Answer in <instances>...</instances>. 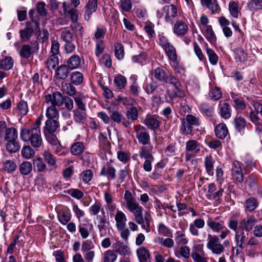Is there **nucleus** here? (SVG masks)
I'll return each mask as SVG.
<instances>
[{
	"label": "nucleus",
	"mask_w": 262,
	"mask_h": 262,
	"mask_svg": "<svg viewBox=\"0 0 262 262\" xmlns=\"http://www.w3.org/2000/svg\"><path fill=\"white\" fill-rule=\"evenodd\" d=\"M216 137L220 139H224L229 133L226 125L224 123H220L217 125L214 129Z\"/></svg>",
	"instance_id": "nucleus-25"
},
{
	"label": "nucleus",
	"mask_w": 262,
	"mask_h": 262,
	"mask_svg": "<svg viewBox=\"0 0 262 262\" xmlns=\"http://www.w3.org/2000/svg\"><path fill=\"white\" fill-rule=\"evenodd\" d=\"M207 225L210 230L215 233H219L225 228V221L221 216L209 217L207 221Z\"/></svg>",
	"instance_id": "nucleus-8"
},
{
	"label": "nucleus",
	"mask_w": 262,
	"mask_h": 262,
	"mask_svg": "<svg viewBox=\"0 0 262 262\" xmlns=\"http://www.w3.org/2000/svg\"><path fill=\"white\" fill-rule=\"evenodd\" d=\"M117 258V255L111 250H108L103 254V262H115Z\"/></svg>",
	"instance_id": "nucleus-57"
},
{
	"label": "nucleus",
	"mask_w": 262,
	"mask_h": 262,
	"mask_svg": "<svg viewBox=\"0 0 262 262\" xmlns=\"http://www.w3.org/2000/svg\"><path fill=\"white\" fill-rule=\"evenodd\" d=\"M32 165L31 162L25 161L23 162L19 166V171L23 175H28L32 170Z\"/></svg>",
	"instance_id": "nucleus-53"
},
{
	"label": "nucleus",
	"mask_w": 262,
	"mask_h": 262,
	"mask_svg": "<svg viewBox=\"0 0 262 262\" xmlns=\"http://www.w3.org/2000/svg\"><path fill=\"white\" fill-rule=\"evenodd\" d=\"M221 117L224 119H228L231 116V108L230 105L226 102L223 103L219 106Z\"/></svg>",
	"instance_id": "nucleus-33"
},
{
	"label": "nucleus",
	"mask_w": 262,
	"mask_h": 262,
	"mask_svg": "<svg viewBox=\"0 0 262 262\" xmlns=\"http://www.w3.org/2000/svg\"><path fill=\"white\" fill-rule=\"evenodd\" d=\"M60 124L58 120L47 119L45 122L43 132L47 141L51 145H60L56 132L59 128Z\"/></svg>",
	"instance_id": "nucleus-2"
},
{
	"label": "nucleus",
	"mask_w": 262,
	"mask_h": 262,
	"mask_svg": "<svg viewBox=\"0 0 262 262\" xmlns=\"http://www.w3.org/2000/svg\"><path fill=\"white\" fill-rule=\"evenodd\" d=\"M111 120L113 122L122 124L125 127H127L130 124L129 121L127 120L123 116V114L118 111H113L110 114Z\"/></svg>",
	"instance_id": "nucleus-16"
},
{
	"label": "nucleus",
	"mask_w": 262,
	"mask_h": 262,
	"mask_svg": "<svg viewBox=\"0 0 262 262\" xmlns=\"http://www.w3.org/2000/svg\"><path fill=\"white\" fill-rule=\"evenodd\" d=\"M85 97L83 93L78 92L75 96L73 97V99L76 103L77 108L75 110H85L86 107L84 100Z\"/></svg>",
	"instance_id": "nucleus-30"
},
{
	"label": "nucleus",
	"mask_w": 262,
	"mask_h": 262,
	"mask_svg": "<svg viewBox=\"0 0 262 262\" xmlns=\"http://www.w3.org/2000/svg\"><path fill=\"white\" fill-rule=\"evenodd\" d=\"M206 50L210 63L212 65H215L219 59L218 56L212 49L208 47H206Z\"/></svg>",
	"instance_id": "nucleus-62"
},
{
	"label": "nucleus",
	"mask_w": 262,
	"mask_h": 262,
	"mask_svg": "<svg viewBox=\"0 0 262 262\" xmlns=\"http://www.w3.org/2000/svg\"><path fill=\"white\" fill-rule=\"evenodd\" d=\"M98 0H89L85 6L84 19L89 21L91 15L96 11L97 8Z\"/></svg>",
	"instance_id": "nucleus-23"
},
{
	"label": "nucleus",
	"mask_w": 262,
	"mask_h": 262,
	"mask_svg": "<svg viewBox=\"0 0 262 262\" xmlns=\"http://www.w3.org/2000/svg\"><path fill=\"white\" fill-rule=\"evenodd\" d=\"M180 131L181 134L189 135L191 134L193 130V126L187 122L184 118H181Z\"/></svg>",
	"instance_id": "nucleus-35"
},
{
	"label": "nucleus",
	"mask_w": 262,
	"mask_h": 262,
	"mask_svg": "<svg viewBox=\"0 0 262 262\" xmlns=\"http://www.w3.org/2000/svg\"><path fill=\"white\" fill-rule=\"evenodd\" d=\"M163 10L166 13L165 20L167 23L172 24L171 18H175L177 16L178 10L176 6L173 4L165 6L163 8Z\"/></svg>",
	"instance_id": "nucleus-19"
},
{
	"label": "nucleus",
	"mask_w": 262,
	"mask_h": 262,
	"mask_svg": "<svg viewBox=\"0 0 262 262\" xmlns=\"http://www.w3.org/2000/svg\"><path fill=\"white\" fill-rule=\"evenodd\" d=\"M206 248L212 254L219 255L224 252L225 248L220 243L219 236L216 235L208 234Z\"/></svg>",
	"instance_id": "nucleus-4"
},
{
	"label": "nucleus",
	"mask_w": 262,
	"mask_h": 262,
	"mask_svg": "<svg viewBox=\"0 0 262 262\" xmlns=\"http://www.w3.org/2000/svg\"><path fill=\"white\" fill-rule=\"evenodd\" d=\"M115 55L117 59L121 60L123 59L124 55L123 46L119 42L116 43L114 45Z\"/></svg>",
	"instance_id": "nucleus-60"
},
{
	"label": "nucleus",
	"mask_w": 262,
	"mask_h": 262,
	"mask_svg": "<svg viewBox=\"0 0 262 262\" xmlns=\"http://www.w3.org/2000/svg\"><path fill=\"white\" fill-rule=\"evenodd\" d=\"M43 160L46 162L52 170L57 168V159L56 157L49 150H45L42 153Z\"/></svg>",
	"instance_id": "nucleus-18"
},
{
	"label": "nucleus",
	"mask_w": 262,
	"mask_h": 262,
	"mask_svg": "<svg viewBox=\"0 0 262 262\" xmlns=\"http://www.w3.org/2000/svg\"><path fill=\"white\" fill-rule=\"evenodd\" d=\"M14 59L11 56H5L0 59V81L8 76L4 71L12 69L14 66Z\"/></svg>",
	"instance_id": "nucleus-9"
},
{
	"label": "nucleus",
	"mask_w": 262,
	"mask_h": 262,
	"mask_svg": "<svg viewBox=\"0 0 262 262\" xmlns=\"http://www.w3.org/2000/svg\"><path fill=\"white\" fill-rule=\"evenodd\" d=\"M81 59L77 55H73L70 57L67 61V66L70 70H74L80 67Z\"/></svg>",
	"instance_id": "nucleus-36"
},
{
	"label": "nucleus",
	"mask_w": 262,
	"mask_h": 262,
	"mask_svg": "<svg viewBox=\"0 0 262 262\" xmlns=\"http://www.w3.org/2000/svg\"><path fill=\"white\" fill-rule=\"evenodd\" d=\"M71 28L77 36H82L83 33V27L78 22V20L72 22L70 25Z\"/></svg>",
	"instance_id": "nucleus-61"
},
{
	"label": "nucleus",
	"mask_w": 262,
	"mask_h": 262,
	"mask_svg": "<svg viewBox=\"0 0 262 262\" xmlns=\"http://www.w3.org/2000/svg\"><path fill=\"white\" fill-rule=\"evenodd\" d=\"M39 28V23L37 21L27 22L26 28L19 31L21 40L23 41H29L33 36L35 30Z\"/></svg>",
	"instance_id": "nucleus-6"
},
{
	"label": "nucleus",
	"mask_w": 262,
	"mask_h": 262,
	"mask_svg": "<svg viewBox=\"0 0 262 262\" xmlns=\"http://www.w3.org/2000/svg\"><path fill=\"white\" fill-rule=\"evenodd\" d=\"M137 254L140 262H149L150 253L149 250L144 247H141L137 250Z\"/></svg>",
	"instance_id": "nucleus-29"
},
{
	"label": "nucleus",
	"mask_w": 262,
	"mask_h": 262,
	"mask_svg": "<svg viewBox=\"0 0 262 262\" xmlns=\"http://www.w3.org/2000/svg\"><path fill=\"white\" fill-rule=\"evenodd\" d=\"M126 116L128 121L131 120L132 122L137 120L138 118V111L136 106H132L128 109L126 112Z\"/></svg>",
	"instance_id": "nucleus-54"
},
{
	"label": "nucleus",
	"mask_w": 262,
	"mask_h": 262,
	"mask_svg": "<svg viewBox=\"0 0 262 262\" xmlns=\"http://www.w3.org/2000/svg\"><path fill=\"white\" fill-rule=\"evenodd\" d=\"M154 75L155 78L160 81L164 82L167 74L163 69L160 68H157L154 71Z\"/></svg>",
	"instance_id": "nucleus-64"
},
{
	"label": "nucleus",
	"mask_w": 262,
	"mask_h": 262,
	"mask_svg": "<svg viewBox=\"0 0 262 262\" xmlns=\"http://www.w3.org/2000/svg\"><path fill=\"white\" fill-rule=\"evenodd\" d=\"M17 130L15 128L11 127L6 129L4 136L6 141L17 140Z\"/></svg>",
	"instance_id": "nucleus-42"
},
{
	"label": "nucleus",
	"mask_w": 262,
	"mask_h": 262,
	"mask_svg": "<svg viewBox=\"0 0 262 262\" xmlns=\"http://www.w3.org/2000/svg\"><path fill=\"white\" fill-rule=\"evenodd\" d=\"M168 59L173 62L177 61V54L176 48L171 45H169L163 49Z\"/></svg>",
	"instance_id": "nucleus-39"
},
{
	"label": "nucleus",
	"mask_w": 262,
	"mask_h": 262,
	"mask_svg": "<svg viewBox=\"0 0 262 262\" xmlns=\"http://www.w3.org/2000/svg\"><path fill=\"white\" fill-rule=\"evenodd\" d=\"M152 146H150L149 147H142L139 152V156L141 158H144L146 159H151L154 160V157L151 154Z\"/></svg>",
	"instance_id": "nucleus-48"
},
{
	"label": "nucleus",
	"mask_w": 262,
	"mask_h": 262,
	"mask_svg": "<svg viewBox=\"0 0 262 262\" xmlns=\"http://www.w3.org/2000/svg\"><path fill=\"white\" fill-rule=\"evenodd\" d=\"M95 224H97V227L99 230L100 235L104 236L106 234V230L107 227L106 224H109V221L106 220V216L104 214L102 215H99L96 216V222Z\"/></svg>",
	"instance_id": "nucleus-17"
},
{
	"label": "nucleus",
	"mask_w": 262,
	"mask_h": 262,
	"mask_svg": "<svg viewBox=\"0 0 262 262\" xmlns=\"http://www.w3.org/2000/svg\"><path fill=\"white\" fill-rule=\"evenodd\" d=\"M114 82L117 88L120 90L124 89L127 83L126 78L121 75L116 76L114 80Z\"/></svg>",
	"instance_id": "nucleus-59"
},
{
	"label": "nucleus",
	"mask_w": 262,
	"mask_h": 262,
	"mask_svg": "<svg viewBox=\"0 0 262 262\" xmlns=\"http://www.w3.org/2000/svg\"><path fill=\"white\" fill-rule=\"evenodd\" d=\"M234 126L236 130L239 133L244 131L245 129L247 122L245 119L242 117H236L234 120Z\"/></svg>",
	"instance_id": "nucleus-44"
},
{
	"label": "nucleus",
	"mask_w": 262,
	"mask_h": 262,
	"mask_svg": "<svg viewBox=\"0 0 262 262\" xmlns=\"http://www.w3.org/2000/svg\"><path fill=\"white\" fill-rule=\"evenodd\" d=\"M173 31L177 36H184L188 31V27L185 22L178 20L174 25Z\"/></svg>",
	"instance_id": "nucleus-20"
},
{
	"label": "nucleus",
	"mask_w": 262,
	"mask_h": 262,
	"mask_svg": "<svg viewBox=\"0 0 262 262\" xmlns=\"http://www.w3.org/2000/svg\"><path fill=\"white\" fill-rule=\"evenodd\" d=\"M60 37L65 42L64 49L67 53L73 52L76 48L74 43V34L68 27L63 28L61 30Z\"/></svg>",
	"instance_id": "nucleus-5"
},
{
	"label": "nucleus",
	"mask_w": 262,
	"mask_h": 262,
	"mask_svg": "<svg viewBox=\"0 0 262 262\" xmlns=\"http://www.w3.org/2000/svg\"><path fill=\"white\" fill-rule=\"evenodd\" d=\"M69 68L66 64H61L55 70L54 78L57 80L66 79L69 74Z\"/></svg>",
	"instance_id": "nucleus-22"
},
{
	"label": "nucleus",
	"mask_w": 262,
	"mask_h": 262,
	"mask_svg": "<svg viewBox=\"0 0 262 262\" xmlns=\"http://www.w3.org/2000/svg\"><path fill=\"white\" fill-rule=\"evenodd\" d=\"M59 64V58L57 55H52L46 62V66L49 70L55 69Z\"/></svg>",
	"instance_id": "nucleus-51"
},
{
	"label": "nucleus",
	"mask_w": 262,
	"mask_h": 262,
	"mask_svg": "<svg viewBox=\"0 0 262 262\" xmlns=\"http://www.w3.org/2000/svg\"><path fill=\"white\" fill-rule=\"evenodd\" d=\"M115 220L116 222V226L117 229H121L126 227L127 219L125 214L122 211L119 210H117Z\"/></svg>",
	"instance_id": "nucleus-26"
},
{
	"label": "nucleus",
	"mask_w": 262,
	"mask_h": 262,
	"mask_svg": "<svg viewBox=\"0 0 262 262\" xmlns=\"http://www.w3.org/2000/svg\"><path fill=\"white\" fill-rule=\"evenodd\" d=\"M249 238V234L244 231L241 232H236L235 235V240L236 244L243 246V245L248 242Z\"/></svg>",
	"instance_id": "nucleus-52"
},
{
	"label": "nucleus",
	"mask_w": 262,
	"mask_h": 262,
	"mask_svg": "<svg viewBox=\"0 0 262 262\" xmlns=\"http://www.w3.org/2000/svg\"><path fill=\"white\" fill-rule=\"evenodd\" d=\"M46 116L48 119L58 120L59 117L58 110L55 106L50 105L46 110Z\"/></svg>",
	"instance_id": "nucleus-43"
},
{
	"label": "nucleus",
	"mask_w": 262,
	"mask_h": 262,
	"mask_svg": "<svg viewBox=\"0 0 262 262\" xmlns=\"http://www.w3.org/2000/svg\"><path fill=\"white\" fill-rule=\"evenodd\" d=\"M242 164L237 161L232 163V176L233 179L238 183H242L244 181V175L242 171Z\"/></svg>",
	"instance_id": "nucleus-13"
},
{
	"label": "nucleus",
	"mask_w": 262,
	"mask_h": 262,
	"mask_svg": "<svg viewBox=\"0 0 262 262\" xmlns=\"http://www.w3.org/2000/svg\"><path fill=\"white\" fill-rule=\"evenodd\" d=\"M224 192V189L221 186L218 190H216L212 194H208L206 196L208 199H212L216 203H220L222 201L221 197L223 196Z\"/></svg>",
	"instance_id": "nucleus-46"
},
{
	"label": "nucleus",
	"mask_w": 262,
	"mask_h": 262,
	"mask_svg": "<svg viewBox=\"0 0 262 262\" xmlns=\"http://www.w3.org/2000/svg\"><path fill=\"white\" fill-rule=\"evenodd\" d=\"M135 129L138 142L143 145H148L150 143V136L146 128L141 125H136Z\"/></svg>",
	"instance_id": "nucleus-10"
},
{
	"label": "nucleus",
	"mask_w": 262,
	"mask_h": 262,
	"mask_svg": "<svg viewBox=\"0 0 262 262\" xmlns=\"http://www.w3.org/2000/svg\"><path fill=\"white\" fill-rule=\"evenodd\" d=\"M230 14L234 18H238L239 13L238 4L234 1H230L229 4Z\"/></svg>",
	"instance_id": "nucleus-58"
},
{
	"label": "nucleus",
	"mask_w": 262,
	"mask_h": 262,
	"mask_svg": "<svg viewBox=\"0 0 262 262\" xmlns=\"http://www.w3.org/2000/svg\"><path fill=\"white\" fill-rule=\"evenodd\" d=\"M33 164L34 170L38 172H45L48 169L46 162L41 157H37L34 159Z\"/></svg>",
	"instance_id": "nucleus-24"
},
{
	"label": "nucleus",
	"mask_w": 262,
	"mask_h": 262,
	"mask_svg": "<svg viewBox=\"0 0 262 262\" xmlns=\"http://www.w3.org/2000/svg\"><path fill=\"white\" fill-rule=\"evenodd\" d=\"M233 51L235 54V59L236 61L242 62L247 60L248 54L242 46L236 47Z\"/></svg>",
	"instance_id": "nucleus-31"
},
{
	"label": "nucleus",
	"mask_w": 262,
	"mask_h": 262,
	"mask_svg": "<svg viewBox=\"0 0 262 262\" xmlns=\"http://www.w3.org/2000/svg\"><path fill=\"white\" fill-rule=\"evenodd\" d=\"M174 235V239L178 245H185L187 244L188 240L185 238V235L183 232L177 231Z\"/></svg>",
	"instance_id": "nucleus-63"
},
{
	"label": "nucleus",
	"mask_w": 262,
	"mask_h": 262,
	"mask_svg": "<svg viewBox=\"0 0 262 262\" xmlns=\"http://www.w3.org/2000/svg\"><path fill=\"white\" fill-rule=\"evenodd\" d=\"M231 97L232 99L235 104V108L241 110H244L246 107V104L244 102L242 98L239 97L238 95L231 92Z\"/></svg>",
	"instance_id": "nucleus-34"
},
{
	"label": "nucleus",
	"mask_w": 262,
	"mask_h": 262,
	"mask_svg": "<svg viewBox=\"0 0 262 262\" xmlns=\"http://www.w3.org/2000/svg\"><path fill=\"white\" fill-rule=\"evenodd\" d=\"M71 217L72 215L71 212L68 209L62 210L58 214V218L59 222L63 225H67L71 220Z\"/></svg>",
	"instance_id": "nucleus-40"
},
{
	"label": "nucleus",
	"mask_w": 262,
	"mask_h": 262,
	"mask_svg": "<svg viewBox=\"0 0 262 262\" xmlns=\"http://www.w3.org/2000/svg\"><path fill=\"white\" fill-rule=\"evenodd\" d=\"M247 8L254 14L257 11L262 9V0H249Z\"/></svg>",
	"instance_id": "nucleus-37"
},
{
	"label": "nucleus",
	"mask_w": 262,
	"mask_h": 262,
	"mask_svg": "<svg viewBox=\"0 0 262 262\" xmlns=\"http://www.w3.org/2000/svg\"><path fill=\"white\" fill-rule=\"evenodd\" d=\"M191 256L194 262H208V258L205 257L203 244L194 245L192 247Z\"/></svg>",
	"instance_id": "nucleus-11"
},
{
	"label": "nucleus",
	"mask_w": 262,
	"mask_h": 262,
	"mask_svg": "<svg viewBox=\"0 0 262 262\" xmlns=\"http://www.w3.org/2000/svg\"><path fill=\"white\" fill-rule=\"evenodd\" d=\"M116 170L115 167L110 164L102 167L100 172V176H106L108 180H114L116 177Z\"/></svg>",
	"instance_id": "nucleus-21"
},
{
	"label": "nucleus",
	"mask_w": 262,
	"mask_h": 262,
	"mask_svg": "<svg viewBox=\"0 0 262 262\" xmlns=\"http://www.w3.org/2000/svg\"><path fill=\"white\" fill-rule=\"evenodd\" d=\"M33 52L31 47L29 45H24L19 51V55L21 58L28 59L31 56Z\"/></svg>",
	"instance_id": "nucleus-50"
},
{
	"label": "nucleus",
	"mask_w": 262,
	"mask_h": 262,
	"mask_svg": "<svg viewBox=\"0 0 262 262\" xmlns=\"http://www.w3.org/2000/svg\"><path fill=\"white\" fill-rule=\"evenodd\" d=\"M20 136L21 139L25 142H30L34 148H39L42 145L40 129H29L28 128L21 129Z\"/></svg>",
	"instance_id": "nucleus-3"
},
{
	"label": "nucleus",
	"mask_w": 262,
	"mask_h": 262,
	"mask_svg": "<svg viewBox=\"0 0 262 262\" xmlns=\"http://www.w3.org/2000/svg\"><path fill=\"white\" fill-rule=\"evenodd\" d=\"M114 251L122 256H129L131 254V251L129 247L123 242L118 241L112 245Z\"/></svg>",
	"instance_id": "nucleus-15"
},
{
	"label": "nucleus",
	"mask_w": 262,
	"mask_h": 262,
	"mask_svg": "<svg viewBox=\"0 0 262 262\" xmlns=\"http://www.w3.org/2000/svg\"><path fill=\"white\" fill-rule=\"evenodd\" d=\"M85 110H75L73 112V119L76 123L83 124L86 120L87 114Z\"/></svg>",
	"instance_id": "nucleus-28"
},
{
	"label": "nucleus",
	"mask_w": 262,
	"mask_h": 262,
	"mask_svg": "<svg viewBox=\"0 0 262 262\" xmlns=\"http://www.w3.org/2000/svg\"><path fill=\"white\" fill-rule=\"evenodd\" d=\"M214 161L211 156H207L205 157L204 161L205 169L207 174L211 176H212L214 174Z\"/></svg>",
	"instance_id": "nucleus-38"
},
{
	"label": "nucleus",
	"mask_w": 262,
	"mask_h": 262,
	"mask_svg": "<svg viewBox=\"0 0 262 262\" xmlns=\"http://www.w3.org/2000/svg\"><path fill=\"white\" fill-rule=\"evenodd\" d=\"M83 80V76L81 73L75 71L73 72L71 75V81L72 83L78 85L82 83Z\"/></svg>",
	"instance_id": "nucleus-55"
},
{
	"label": "nucleus",
	"mask_w": 262,
	"mask_h": 262,
	"mask_svg": "<svg viewBox=\"0 0 262 262\" xmlns=\"http://www.w3.org/2000/svg\"><path fill=\"white\" fill-rule=\"evenodd\" d=\"M126 201V208L134 214L135 222L141 225L143 229L147 233L150 231L151 215L148 211H145L143 216V208L139 205L132 194L128 191H126L124 194Z\"/></svg>",
	"instance_id": "nucleus-1"
},
{
	"label": "nucleus",
	"mask_w": 262,
	"mask_h": 262,
	"mask_svg": "<svg viewBox=\"0 0 262 262\" xmlns=\"http://www.w3.org/2000/svg\"><path fill=\"white\" fill-rule=\"evenodd\" d=\"M200 144L194 140H189L186 143L185 160H190L200 152Z\"/></svg>",
	"instance_id": "nucleus-7"
},
{
	"label": "nucleus",
	"mask_w": 262,
	"mask_h": 262,
	"mask_svg": "<svg viewBox=\"0 0 262 262\" xmlns=\"http://www.w3.org/2000/svg\"><path fill=\"white\" fill-rule=\"evenodd\" d=\"M201 4L210 10L212 14L219 13V7L216 0H201Z\"/></svg>",
	"instance_id": "nucleus-32"
},
{
	"label": "nucleus",
	"mask_w": 262,
	"mask_h": 262,
	"mask_svg": "<svg viewBox=\"0 0 262 262\" xmlns=\"http://www.w3.org/2000/svg\"><path fill=\"white\" fill-rule=\"evenodd\" d=\"M101 210H102V214H104L105 213L103 209L102 208L101 203L98 201H96L95 203L89 208L90 214L92 215H98V214Z\"/></svg>",
	"instance_id": "nucleus-56"
},
{
	"label": "nucleus",
	"mask_w": 262,
	"mask_h": 262,
	"mask_svg": "<svg viewBox=\"0 0 262 262\" xmlns=\"http://www.w3.org/2000/svg\"><path fill=\"white\" fill-rule=\"evenodd\" d=\"M256 223V220L254 216L249 215L244 218L239 223V228L249 231L251 230Z\"/></svg>",
	"instance_id": "nucleus-14"
},
{
	"label": "nucleus",
	"mask_w": 262,
	"mask_h": 262,
	"mask_svg": "<svg viewBox=\"0 0 262 262\" xmlns=\"http://www.w3.org/2000/svg\"><path fill=\"white\" fill-rule=\"evenodd\" d=\"M46 102L51 103V105L60 106L63 104V95L59 92H54L52 94L45 96Z\"/></svg>",
	"instance_id": "nucleus-12"
},
{
	"label": "nucleus",
	"mask_w": 262,
	"mask_h": 262,
	"mask_svg": "<svg viewBox=\"0 0 262 262\" xmlns=\"http://www.w3.org/2000/svg\"><path fill=\"white\" fill-rule=\"evenodd\" d=\"M209 96L211 100L217 101L222 97V93L220 88L217 86H212L210 88Z\"/></svg>",
	"instance_id": "nucleus-45"
},
{
	"label": "nucleus",
	"mask_w": 262,
	"mask_h": 262,
	"mask_svg": "<svg viewBox=\"0 0 262 262\" xmlns=\"http://www.w3.org/2000/svg\"><path fill=\"white\" fill-rule=\"evenodd\" d=\"M20 145L17 140L7 141L6 144V149L10 153H14L20 149Z\"/></svg>",
	"instance_id": "nucleus-41"
},
{
	"label": "nucleus",
	"mask_w": 262,
	"mask_h": 262,
	"mask_svg": "<svg viewBox=\"0 0 262 262\" xmlns=\"http://www.w3.org/2000/svg\"><path fill=\"white\" fill-rule=\"evenodd\" d=\"M84 150V144L81 142H77L72 144L71 147V152L74 156L81 154Z\"/></svg>",
	"instance_id": "nucleus-47"
},
{
	"label": "nucleus",
	"mask_w": 262,
	"mask_h": 262,
	"mask_svg": "<svg viewBox=\"0 0 262 262\" xmlns=\"http://www.w3.org/2000/svg\"><path fill=\"white\" fill-rule=\"evenodd\" d=\"M144 123L149 129L155 130L159 127L160 122L156 118L148 115L144 120Z\"/></svg>",
	"instance_id": "nucleus-27"
},
{
	"label": "nucleus",
	"mask_w": 262,
	"mask_h": 262,
	"mask_svg": "<svg viewBox=\"0 0 262 262\" xmlns=\"http://www.w3.org/2000/svg\"><path fill=\"white\" fill-rule=\"evenodd\" d=\"M205 36L211 43H215L216 41V37L211 26H206Z\"/></svg>",
	"instance_id": "nucleus-49"
}]
</instances>
